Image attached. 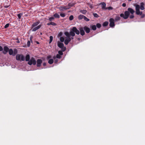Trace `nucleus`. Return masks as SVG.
I'll return each mask as SVG.
<instances>
[{
  "label": "nucleus",
  "mask_w": 145,
  "mask_h": 145,
  "mask_svg": "<svg viewBox=\"0 0 145 145\" xmlns=\"http://www.w3.org/2000/svg\"><path fill=\"white\" fill-rule=\"evenodd\" d=\"M70 30L69 33L67 32L64 33V34L66 36L64 42V43L66 45H67L71 39H73V37L71 38V36H74L75 35V33L77 35L80 34L79 31L75 27H73L72 29H71Z\"/></svg>",
  "instance_id": "f257e3e1"
},
{
  "label": "nucleus",
  "mask_w": 145,
  "mask_h": 145,
  "mask_svg": "<svg viewBox=\"0 0 145 145\" xmlns=\"http://www.w3.org/2000/svg\"><path fill=\"white\" fill-rule=\"evenodd\" d=\"M40 23L39 22H37L33 23L32 25L31 29L32 31H35L39 29L41 27V25H38Z\"/></svg>",
  "instance_id": "f03ea898"
},
{
  "label": "nucleus",
  "mask_w": 145,
  "mask_h": 145,
  "mask_svg": "<svg viewBox=\"0 0 145 145\" xmlns=\"http://www.w3.org/2000/svg\"><path fill=\"white\" fill-rule=\"evenodd\" d=\"M134 6L135 7L136 13V14L140 15H141L142 12L140 11V5L138 4H135Z\"/></svg>",
  "instance_id": "7ed1b4c3"
},
{
  "label": "nucleus",
  "mask_w": 145,
  "mask_h": 145,
  "mask_svg": "<svg viewBox=\"0 0 145 145\" xmlns=\"http://www.w3.org/2000/svg\"><path fill=\"white\" fill-rule=\"evenodd\" d=\"M16 59L17 60L24 61L25 58L24 56L22 54H18L16 56Z\"/></svg>",
  "instance_id": "20e7f679"
},
{
  "label": "nucleus",
  "mask_w": 145,
  "mask_h": 145,
  "mask_svg": "<svg viewBox=\"0 0 145 145\" xmlns=\"http://www.w3.org/2000/svg\"><path fill=\"white\" fill-rule=\"evenodd\" d=\"M129 12L128 11H126L124 12V14H120V16L123 17L124 19H127L129 16Z\"/></svg>",
  "instance_id": "39448f33"
},
{
  "label": "nucleus",
  "mask_w": 145,
  "mask_h": 145,
  "mask_svg": "<svg viewBox=\"0 0 145 145\" xmlns=\"http://www.w3.org/2000/svg\"><path fill=\"white\" fill-rule=\"evenodd\" d=\"M57 45L59 47L61 48L63 51H64L66 50V47L64 46V44L63 43L58 41L57 42Z\"/></svg>",
  "instance_id": "423d86ee"
},
{
  "label": "nucleus",
  "mask_w": 145,
  "mask_h": 145,
  "mask_svg": "<svg viewBox=\"0 0 145 145\" xmlns=\"http://www.w3.org/2000/svg\"><path fill=\"white\" fill-rule=\"evenodd\" d=\"M28 63L29 65H30L32 64L35 65L36 64V61L33 57H32L28 61Z\"/></svg>",
  "instance_id": "0eeeda50"
},
{
  "label": "nucleus",
  "mask_w": 145,
  "mask_h": 145,
  "mask_svg": "<svg viewBox=\"0 0 145 145\" xmlns=\"http://www.w3.org/2000/svg\"><path fill=\"white\" fill-rule=\"evenodd\" d=\"M114 20L113 18H110L109 19L110 22L109 25L111 27H113L115 26Z\"/></svg>",
  "instance_id": "6e6552de"
},
{
  "label": "nucleus",
  "mask_w": 145,
  "mask_h": 145,
  "mask_svg": "<svg viewBox=\"0 0 145 145\" xmlns=\"http://www.w3.org/2000/svg\"><path fill=\"white\" fill-rule=\"evenodd\" d=\"M99 5H101V7H102V8L104 10H106L107 8L106 7V4L104 2H103L102 3H100L99 4Z\"/></svg>",
  "instance_id": "1a4fd4ad"
},
{
  "label": "nucleus",
  "mask_w": 145,
  "mask_h": 145,
  "mask_svg": "<svg viewBox=\"0 0 145 145\" xmlns=\"http://www.w3.org/2000/svg\"><path fill=\"white\" fill-rule=\"evenodd\" d=\"M3 49L4 50L3 51V53L4 54H6L9 50L8 48L7 47L5 46L4 47Z\"/></svg>",
  "instance_id": "9d476101"
},
{
  "label": "nucleus",
  "mask_w": 145,
  "mask_h": 145,
  "mask_svg": "<svg viewBox=\"0 0 145 145\" xmlns=\"http://www.w3.org/2000/svg\"><path fill=\"white\" fill-rule=\"evenodd\" d=\"M42 61L41 59H38L37 60V65L38 67H39L40 66L42 63Z\"/></svg>",
  "instance_id": "9b49d317"
},
{
  "label": "nucleus",
  "mask_w": 145,
  "mask_h": 145,
  "mask_svg": "<svg viewBox=\"0 0 145 145\" xmlns=\"http://www.w3.org/2000/svg\"><path fill=\"white\" fill-rule=\"evenodd\" d=\"M79 29L80 31V34L82 35H84L85 34V32L84 30V28H83V27H80V28Z\"/></svg>",
  "instance_id": "f8f14e48"
},
{
  "label": "nucleus",
  "mask_w": 145,
  "mask_h": 145,
  "mask_svg": "<svg viewBox=\"0 0 145 145\" xmlns=\"http://www.w3.org/2000/svg\"><path fill=\"white\" fill-rule=\"evenodd\" d=\"M84 29L87 33H89L90 31V28L87 26H85L84 27Z\"/></svg>",
  "instance_id": "ddd939ff"
},
{
  "label": "nucleus",
  "mask_w": 145,
  "mask_h": 145,
  "mask_svg": "<svg viewBox=\"0 0 145 145\" xmlns=\"http://www.w3.org/2000/svg\"><path fill=\"white\" fill-rule=\"evenodd\" d=\"M128 10L129 13H131V14H133L135 12L134 10L131 8H128Z\"/></svg>",
  "instance_id": "4468645a"
},
{
  "label": "nucleus",
  "mask_w": 145,
  "mask_h": 145,
  "mask_svg": "<svg viewBox=\"0 0 145 145\" xmlns=\"http://www.w3.org/2000/svg\"><path fill=\"white\" fill-rule=\"evenodd\" d=\"M69 8H67L66 7H61L58 8L60 11H63L65 10H66Z\"/></svg>",
  "instance_id": "2eb2a0df"
},
{
  "label": "nucleus",
  "mask_w": 145,
  "mask_h": 145,
  "mask_svg": "<svg viewBox=\"0 0 145 145\" xmlns=\"http://www.w3.org/2000/svg\"><path fill=\"white\" fill-rule=\"evenodd\" d=\"M144 4L143 3H140V8L141 10H144Z\"/></svg>",
  "instance_id": "dca6fc26"
},
{
  "label": "nucleus",
  "mask_w": 145,
  "mask_h": 145,
  "mask_svg": "<svg viewBox=\"0 0 145 145\" xmlns=\"http://www.w3.org/2000/svg\"><path fill=\"white\" fill-rule=\"evenodd\" d=\"M9 54L10 55H13V51L12 49H10L8 50Z\"/></svg>",
  "instance_id": "f3484780"
},
{
  "label": "nucleus",
  "mask_w": 145,
  "mask_h": 145,
  "mask_svg": "<svg viewBox=\"0 0 145 145\" xmlns=\"http://www.w3.org/2000/svg\"><path fill=\"white\" fill-rule=\"evenodd\" d=\"M120 17L118 15H117L115 17V19L114 20V21H118V20H120Z\"/></svg>",
  "instance_id": "a211bd4d"
},
{
  "label": "nucleus",
  "mask_w": 145,
  "mask_h": 145,
  "mask_svg": "<svg viewBox=\"0 0 145 145\" xmlns=\"http://www.w3.org/2000/svg\"><path fill=\"white\" fill-rule=\"evenodd\" d=\"M84 16L82 15H80L78 17V18L79 20H81L84 19Z\"/></svg>",
  "instance_id": "6ab92c4d"
},
{
  "label": "nucleus",
  "mask_w": 145,
  "mask_h": 145,
  "mask_svg": "<svg viewBox=\"0 0 145 145\" xmlns=\"http://www.w3.org/2000/svg\"><path fill=\"white\" fill-rule=\"evenodd\" d=\"M30 56L29 55H27L25 57V60L26 61H29Z\"/></svg>",
  "instance_id": "aec40b11"
},
{
  "label": "nucleus",
  "mask_w": 145,
  "mask_h": 145,
  "mask_svg": "<svg viewBox=\"0 0 145 145\" xmlns=\"http://www.w3.org/2000/svg\"><path fill=\"white\" fill-rule=\"evenodd\" d=\"M80 12L83 14H85L87 12V11L85 10H81Z\"/></svg>",
  "instance_id": "412c9836"
},
{
  "label": "nucleus",
  "mask_w": 145,
  "mask_h": 145,
  "mask_svg": "<svg viewBox=\"0 0 145 145\" xmlns=\"http://www.w3.org/2000/svg\"><path fill=\"white\" fill-rule=\"evenodd\" d=\"M56 25V24L55 23L53 22H51L47 24V25Z\"/></svg>",
  "instance_id": "4be33fe9"
},
{
  "label": "nucleus",
  "mask_w": 145,
  "mask_h": 145,
  "mask_svg": "<svg viewBox=\"0 0 145 145\" xmlns=\"http://www.w3.org/2000/svg\"><path fill=\"white\" fill-rule=\"evenodd\" d=\"M92 29L94 30H95L96 29V27L95 25H93L91 26Z\"/></svg>",
  "instance_id": "5701e85b"
},
{
  "label": "nucleus",
  "mask_w": 145,
  "mask_h": 145,
  "mask_svg": "<svg viewBox=\"0 0 145 145\" xmlns=\"http://www.w3.org/2000/svg\"><path fill=\"white\" fill-rule=\"evenodd\" d=\"M53 61H54V60L53 59H50L49 60V61H48V63L50 64H52L53 63Z\"/></svg>",
  "instance_id": "b1692460"
},
{
  "label": "nucleus",
  "mask_w": 145,
  "mask_h": 145,
  "mask_svg": "<svg viewBox=\"0 0 145 145\" xmlns=\"http://www.w3.org/2000/svg\"><path fill=\"white\" fill-rule=\"evenodd\" d=\"M54 16L56 18H59L60 17L59 15L57 13H55L54 15Z\"/></svg>",
  "instance_id": "393cba45"
},
{
  "label": "nucleus",
  "mask_w": 145,
  "mask_h": 145,
  "mask_svg": "<svg viewBox=\"0 0 145 145\" xmlns=\"http://www.w3.org/2000/svg\"><path fill=\"white\" fill-rule=\"evenodd\" d=\"M13 51V56H14L17 53V51L16 49H14Z\"/></svg>",
  "instance_id": "a878e982"
},
{
  "label": "nucleus",
  "mask_w": 145,
  "mask_h": 145,
  "mask_svg": "<svg viewBox=\"0 0 145 145\" xmlns=\"http://www.w3.org/2000/svg\"><path fill=\"white\" fill-rule=\"evenodd\" d=\"M108 22H105L103 23V25L104 26H106L108 25Z\"/></svg>",
  "instance_id": "bb28decb"
},
{
  "label": "nucleus",
  "mask_w": 145,
  "mask_h": 145,
  "mask_svg": "<svg viewBox=\"0 0 145 145\" xmlns=\"http://www.w3.org/2000/svg\"><path fill=\"white\" fill-rule=\"evenodd\" d=\"M53 37L52 36H50V41H49V43H50L53 40Z\"/></svg>",
  "instance_id": "cd10ccee"
},
{
  "label": "nucleus",
  "mask_w": 145,
  "mask_h": 145,
  "mask_svg": "<svg viewBox=\"0 0 145 145\" xmlns=\"http://www.w3.org/2000/svg\"><path fill=\"white\" fill-rule=\"evenodd\" d=\"M60 40L61 42H63L64 41V38L63 37H61L60 38Z\"/></svg>",
  "instance_id": "c85d7f7f"
},
{
  "label": "nucleus",
  "mask_w": 145,
  "mask_h": 145,
  "mask_svg": "<svg viewBox=\"0 0 145 145\" xmlns=\"http://www.w3.org/2000/svg\"><path fill=\"white\" fill-rule=\"evenodd\" d=\"M84 20H85L86 21H89V20L87 18V17H86V16H84Z\"/></svg>",
  "instance_id": "c756f323"
},
{
  "label": "nucleus",
  "mask_w": 145,
  "mask_h": 145,
  "mask_svg": "<svg viewBox=\"0 0 145 145\" xmlns=\"http://www.w3.org/2000/svg\"><path fill=\"white\" fill-rule=\"evenodd\" d=\"M22 15V14L20 13L18 14V18L20 19L21 16Z\"/></svg>",
  "instance_id": "7c9ffc66"
},
{
  "label": "nucleus",
  "mask_w": 145,
  "mask_h": 145,
  "mask_svg": "<svg viewBox=\"0 0 145 145\" xmlns=\"http://www.w3.org/2000/svg\"><path fill=\"white\" fill-rule=\"evenodd\" d=\"M96 26L98 28H100L101 26V25L99 23H98L96 24Z\"/></svg>",
  "instance_id": "2f4dec72"
},
{
  "label": "nucleus",
  "mask_w": 145,
  "mask_h": 145,
  "mask_svg": "<svg viewBox=\"0 0 145 145\" xmlns=\"http://www.w3.org/2000/svg\"><path fill=\"white\" fill-rule=\"evenodd\" d=\"M73 16L72 15H71L69 18V19L70 20H72L73 19Z\"/></svg>",
  "instance_id": "473e14b6"
},
{
  "label": "nucleus",
  "mask_w": 145,
  "mask_h": 145,
  "mask_svg": "<svg viewBox=\"0 0 145 145\" xmlns=\"http://www.w3.org/2000/svg\"><path fill=\"white\" fill-rule=\"evenodd\" d=\"M58 53L60 55H62L63 54V52L61 51H58Z\"/></svg>",
  "instance_id": "72a5a7b5"
},
{
  "label": "nucleus",
  "mask_w": 145,
  "mask_h": 145,
  "mask_svg": "<svg viewBox=\"0 0 145 145\" xmlns=\"http://www.w3.org/2000/svg\"><path fill=\"white\" fill-rule=\"evenodd\" d=\"M56 57L57 58L60 59L61 57V56L59 54H57L56 56Z\"/></svg>",
  "instance_id": "f704fd0d"
},
{
  "label": "nucleus",
  "mask_w": 145,
  "mask_h": 145,
  "mask_svg": "<svg viewBox=\"0 0 145 145\" xmlns=\"http://www.w3.org/2000/svg\"><path fill=\"white\" fill-rule=\"evenodd\" d=\"M54 19V18L53 17H50L49 18V20L50 21H51L53 20Z\"/></svg>",
  "instance_id": "c9c22d12"
},
{
  "label": "nucleus",
  "mask_w": 145,
  "mask_h": 145,
  "mask_svg": "<svg viewBox=\"0 0 145 145\" xmlns=\"http://www.w3.org/2000/svg\"><path fill=\"white\" fill-rule=\"evenodd\" d=\"M107 8V9H108V10H111L113 9V8L111 7H106Z\"/></svg>",
  "instance_id": "e433bc0d"
},
{
  "label": "nucleus",
  "mask_w": 145,
  "mask_h": 145,
  "mask_svg": "<svg viewBox=\"0 0 145 145\" xmlns=\"http://www.w3.org/2000/svg\"><path fill=\"white\" fill-rule=\"evenodd\" d=\"M60 15L61 17H64L65 16V14L64 13H61Z\"/></svg>",
  "instance_id": "4c0bfd02"
},
{
  "label": "nucleus",
  "mask_w": 145,
  "mask_h": 145,
  "mask_svg": "<svg viewBox=\"0 0 145 145\" xmlns=\"http://www.w3.org/2000/svg\"><path fill=\"white\" fill-rule=\"evenodd\" d=\"M93 15L95 17H97L98 16V15L96 13H93Z\"/></svg>",
  "instance_id": "58836bf2"
},
{
  "label": "nucleus",
  "mask_w": 145,
  "mask_h": 145,
  "mask_svg": "<svg viewBox=\"0 0 145 145\" xmlns=\"http://www.w3.org/2000/svg\"><path fill=\"white\" fill-rule=\"evenodd\" d=\"M30 41H28L27 42V46L28 47H29L30 46Z\"/></svg>",
  "instance_id": "ea45409f"
},
{
  "label": "nucleus",
  "mask_w": 145,
  "mask_h": 145,
  "mask_svg": "<svg viewBox=\"0 0 145 145\" xmlns=\"http://www.w3.org/2000/svg\"><path fill=\"white\" fill-rule=\"evenodd\" d=\"M9 26V24H6L5 26V28H7V27H8Z\"/></svg>",
  "instance_id": "a19ab883"
},
{
  "label": "nucleus",
  "mask_w": 145,
  "mask_h": 145,
  "mask_svg": "<svg viewBox=\"0 0 145 145\" xmlns=\"http://www.w3.org/2000/svg\"><path fill=\"white\" fill-rule=\"evenodd\" d=\"M134 17V16L133 14H132L129 17L131 19L133 18Z\"/></svg>",
  "instance_id": "79ce46f5"
},
{
  "label": "nucleus",
  "mask_w": 145,
  "mask_h": 145,
  "mask_svg": "<svg viewBox=\"0 0 145 145\" xmlns=\"http://www.w3.org/2000/svg\"><path fill=\"white\" fill-rule=\"evenodd\" d=\"M88 5L90 8H93V6L91 5L88 4Z\"/></svg>",
  "instance_id": "37998d69"
},
{
  "label": "nucleus",
  "mask_w": 145,
  "mask_h": 145,
  "mask_svg": "<svg viewBox=\"0 0 145 145\" xmlns=\"http://www.w3.org/2000/svg\"><path fill=\"white\" fill-rule=\"evenodd\" d=\"M122 6L123 7H125L126 6V4L125 3H123L122 5Z\"/></svg>",
  "instance_id": "c03bdc74"
},
{
  "label": "nucleus",
  "mask_w": 145,
  "mask_h": 145,
  "mask_svg": "<svg viewBox=\"0 0 145 145\" xmlns=\"http://www.w3.org/2000/svg\"><path fill=\"white\" fill-rule=\"evenodd\" d=\"M3 50V48L2 46H0V51H2Z\"/></svg>",
  "instance_id": "a18cd8bd"
},
{
  "label": "nucleus",
  "mask_w": 145,
  "mask_h": 145,
  "mask_svg": "<svg viewBox=\"0 0 145 145\" xmlns=\"http://www.w3.org/2000/svg\"><path fill=\"white\" fill-rule=\"evenodd\" d=\"M32 38H33V37H32V36H31L30 37V40L31 41H32Z\"/></svg>",
  "instance_id": "49530a36"
},
{
  "label": "nucleus",
  "mask_w": 145,
  "mask_h": 145,
  "mask_svg": "<svg viewBox=\"0 0 145 145\" xmlns=\"http://www.w3.org/2000/svg\"><path fill=\"white\" fill-rule=\"evenodd\" d=\"M17 41H16V42H17V43H20V41H19V40H18V39H17Z\"/></svg>",
  "instance_id": "de8ad7c7"
},
{
  "label": "nucleus",
  "mask_w": 145,
  "mask_h": 145,
  "mask_svg": "<svg viewBox=\"0 0 145 145\" xmlns=\"http://www.w3.org/2000/svg\"><path fill=\"white\" fill-rule=\"evenodd\" d=\"M51 57L50 56H48L47 57V58L48 59H49V58H50Z\"/></svg>",
  "instance_id": "09e8293b"
},
{
  "label": "nucleus",
  "mask_w": 145,
  "mask_h": 145,
  "mask_svg": "<svg viewBox=\"0 0 145 145\" xmlns=\"http://www.w3.org/2000/svg\"><path fill=\"white\" fill-rule=\"evenodd\" d=\"M43 65L44 66H45L46 65V63H43Z\"/></svg>",
  "instance_id": "8fccbe9b"
},
{
  "label": "nucleus",
  "mask_w": 145,
  "mask_h": 145,
  "mask_svg": "<svg viewBox=\"0 0 145 145\" xmlns=\"http://www.w3.org/2000/svg\"><path fill=\"white\" fill-rule=\"evenodd\" d=\"M68 5H69V6H73V5L72 4V5H70V4H68Z\"/></svg>",
  "instance_id": "3c124183"
},
{
  "label": "nucleus",
  "mask_w": 145,
  "mask_h": 145,
  "mask_svg": "<svg viewBox=\"0 0 145 145\" xmlns=\"http://www.w3.org/2000/svg\"><path fill=\"white\" fill-rule=\"evenodd\" d=\"M144 14H143L142 15V18H143L144 17Z\"/></svg>",
  "instance_id": "603ef678"
},
{
  "label": "nucleus",
  "mask_w": 145,
  "mask_h": 145,
  "mask_svg": "<svg viewBox=\"0 0 145 145\" xmlns=\"http://www.w3.org/2000/svg\"><path fill=\"white\" fill-rule=\"evenodd\" d=\"M53 58L54 59H55L56 58V57L55 56H54L53 57Z\"/></svg>",
  "instance_id": "864d4df0"
},
{
  "label": "nucleus",
  "mask_w": 145,
  "mask_h": 145,
  "mask_svg": "<svg viewBox=\"0 0 145 145\" xmlns=\"http://www.w3.org/2000/svg\"><path fill=\"white\" fill-rule=\"evenodd\" d=\"M37 43L38 44H39V42H37Z\"/></svg>",
  "instance_id": "5fc2aeb1"
},
{
  "label": "nucleus",
  "mask_w": 145,
  "mask_h": 145,
  "mask_svg": "<svg viewBox=\"0 0 145 145\" xmlns=\"http://www.w3.org/2000/svg\"><path fill=\"white\" fill-rule=\"evenodd\" d=\"M129 1H131L132 0H128Z\"/></svg>",
  "instance_id": "6e6d98bb"
}]
</instances>
